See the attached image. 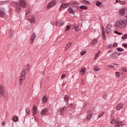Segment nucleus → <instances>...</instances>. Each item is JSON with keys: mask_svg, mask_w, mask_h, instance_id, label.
<instances>
[{"mask_svg": "<svg viewBox=\"0 0 127 127\" xmlns=\"http://www.w3.org/2000/svg\"><path fill=\"white\" fill-rule=\"evenodd\" d=\"M126 25H127V20H119L117 21L115 27L118 28H125Z\"/></svg>", "mask_w": 127, "mask_h": 127, "instance_id": "1", "label": "nucleus"}, {"mask_svg": "<svg viewBox=\"0 0 127 127\" xmlns=\"http://www.w3.org/2000/svg\"><path fill=\"white\" fill-rule=\"evenodd\" d=\"M26 75V70H23L20 74L19 79L18 81L19 85H21L23 84V81L25 80V75Z\"/></svg>", "mask_w": 127, "mask_h": 127, "instance_id": "2", "label": "nucleus"}, {"mask_svg": "<svg viewBox=\"0 0 127 127\" xmlns=\"http://www.w3.org/2000/svg\"><path fill=\"white\" fill-rule=\"evenodd\" d=\"M95 112V109L94 108H90L87 112V120H91L93 117V113Z\"/></svg>", "mask_w": 127, "mask_h": 127, "instance_id": "3", "label": "nucleus"}, {"mask_svg": "<svg viewBox=\"0 0 127 127\" xmlns=\"http://www.w3.org/2000/svg\"><path fill=\"white\" fill-rule=\"evenodd\" d=\"M17 6L19 9H21V7H25L26 6L25 0H20L19 3L17 4Z\"/></svg>", "mask_w": 127, "mask_h": 127, "instance_id": "4", "label": "nucleus"}, {"mask_svg": "<svg viewBox=\"0 0 127 127\" xmlns=\"http://www.w3.org/2000/svg\"><path fill=\"white\" fill-rule=\"evenodd\" d=\"M116 124L115 126V127H120L121 126L123 127V122H119L117 121V120L113 119V120L111 122V125H114V124Z\"/></svg>", "mask_w": 127, "mask_h": 127, "instance_id": "5", "label": "nucleus"}, {"mask_svg": "<svg viewBox=\"0 0 127 127\" xmlns=\"http://www.w3.org/2000/svg\"><path fill=\"white\" fill-rule=\"evenodd\" d=\"M5 95V91H4V87L3 85H0V98H2Z\"/></svg>", "mask_w": 127, "mask_h": 127, "instance_id": "6", "label": "nucleus"}, {"mask_svg": "<svg viewBox=\"0 0 127 127\" xmlns=\"http://www.w3.org/2000/svg\"><path fill=\"white\" fill-rule=\"evenodd\" d=\"M65 111H66V107L61 108L58 110L57 115H64V112H65Z\"/></svg>", "mask_w": 127, "mask_h": 127, "instance_id": "7", "label": "nucleus"}, {"mask_svg": "<svg viewBox=\"0 0 127 127\" xmlns=\"http://www.w3.org/2000/svg\"><path fill=\"white\" fill-rule=\"evenodd\" d=\"M55 4H56V2L54 1H52L47 5V8H51V7L54 6Z\"/></svg>", "mask_w": 127, "mask_h": 127, "instance_id": "8", "label": "nucleus"}, {"mask_svg": "<svg viewBox=\"0 0 127 127\" xmlns=\"http://www.w3.org/2000/svg\"><path fill=\"white\" fill-rule=\"evenodd\" d=\"M35 37H36V34H35V33H32L30 40V43L31 44H32V43H33L34 39H35Z\"/></svg>", "mask_w": 127, "mask_h": 127, "instance_id": "9", "label": "nucleus"}, {"mask_svg": "<svg viewBox=\"0 0 127 127\" xmlns=\"http://www.w3.org/2000/svg\"><path fill=\"white\" fill-rule=\"evenodd\" d=\"M124 108V106H123V104L122 103H119L117 106H116V110L117 111H120V110H122Z\"/></svg>", "mask_w": 127, "mask_h": 127, "instance_id": "10", "label": "nucleus"}, {"mask_svg": "<svg viewBox=\"0 0 127 127\" xmlns=\"http://www.w3.org/2000/svg\"><path fill=\"white\" fill-rule=\"evenodd\" d=\"M119 12L121 15H123V16L126 15V9L125 8H122L120 10Z\"/></svg>", "mask_w": 127, "mask_h": 127, "instance_id": "11", "label": "nucleus"}, {"mask_svg": "<svg viewBox=\"0 0 127 127\" xmlns=\"http://www.w3.org/2000/svg\"><path fill=\"white\" fill-rule=\"evenodd\" d=\"M64 23V21H59L55 22V24L57 25V26H62Z\"/></svg>", "mask_w": 127, "mask_h": 127, "instance_id": "12", "label": "nucleus"}, {"mask_svg": "<svg viewBox=\"0 0 127 127\" xmlns=\"http://www.w3.org/2000/svg\"><path fill=\"white\" fill-rule=\"evenodd\" d=\"M48 112V109L45 108V109L42 110V111L41 113V115L42 116H44L45 115H46V114H47Z\"/></svg>", "mask_w": 127, "mask_h": 127, "instance_id": "13", "label": "nucleus"}, {"mask_svg": "<svg viewBox=\"0 0 127 127\" xmlns=\"http://www.w3.org/2000/svg\"><path fill=\"white\" fill-rule=\"evenodd\" d=\"M47 100H48V97L46 95H44L42 98V102L43 104H46L47 103Z\"/></svg>", "mask_w": 127, "mask_h": 127, "instance_id": "14", "label": "nucleus"}, {"mask_svg": "<svg viewBox=\"0 0 127 127\" xmlns=\"http://www.w3.org/2000/svg\"><path fill=\"white\" fill-rule=\"evenodd\" d=\"M69 5H70V4L68 3H64L61 5V7H63V8H66V7H68Z\"/></svg>", "mask_w": 127, "mask_h": 127, "instance_id": "15", "label": "nucleus"}, {"mask_svg": "<svg viewBox=\"0 0 127 127\" xmlns=\"http://www.w3.org/2000/svg\"><path fill=\"white\" fill-rule=\"evenodd\" d=\"M28 20L31 22V23H35L36 21L34 17H32L31 18H29Z\"/></svg>", "mask_w": 127, "mask_h": 127, "instance_id": "16", "label": "nucleus"}, {"mask_svg": "<svg viewBox=\"0 0 127 127\" xmlns=\"http://www.w3.org/2000/svg\"><path fill=\"white\" fill-rule=\"evenodd\" d=\"M36 112H37V108L36 105L33 106V115H36Z\"/></svg>", "mask_w": 127, "mask_h": 127, "instance_id": "17", "label": "nucleus"}, {"mask_svg": "<svg viewBox=\"0 0 127 127\" xmlns=\"http://www.w3.org/2000/svg\"><path fill=\"white\" fill-rule=\"evenodd\" d=\"M97 42H98V39L95 38L91 41V45H96V44H97Z\"/></svg>", "mask_w": 127, "mask_h": 127, "instance_id": "18", "label": "nucleus"}, {"mask_svg": "<svg viewBox=\"0 0 127 127\" xmlns=\"http://www.w3.org/2000/svg\"><path fill=\"white\" fill-rule=\"evenodd\" d=\"M68 11L69 13H72V14H75V10L71 7L68 8Z\"/></svg>", "mask_w": 127, "mask_h": 127, "instance_id": "19", "label": "nucleus"}, {"mask_svg": "<svg viewBox=\"0 0 127 127\" xmlns=\"http://www.w3.org/2000/svg\"><path fill=\"white\" fill-rule=\"evenodd\" d=\"M102 35L103 36V39L106 40V35H105V28H104V27H102Z\"/></svg>", "mask_w": 127, "mask_h": 127, "instance_id": "20", "label": "nucleus"}, {"mask_svg": "<svg viewBox=\"0 0 127 127\" xmlns=\"http://www.w3.org/2000/svg\"><path fill=\"white\" fill-rule=\"evenodd\" d=\"M111 27L110 26H107V27L106 28V33H110L111 32Z\"/></svg>", "mask_w": 127, "mask_h": 127, "instance_id": "21", "label": "nucleus"}, {"mask_svg": "<svg viewBox=\"0 0 127 127\" xmlns=\"http://www.w3.org/2000/svg\"><path fill=\"white\" fill-rule=\"evenodd\" d=\"M8 33H9V37H12V36H13V32H12V30L11 29H9V32H8Z\"/></svg>", "mask_w": 127, "mask_h": 127, "instance_id": "22", "label": "nucleus"}, {"mask_svg": "<svg viewBox=\"0 0 127 127\" xmlns=\"http://www.w3.org/2000/svg\"><path fill=\"white\" fill-rule=\"evenodd\" d=\"M71 46V43H68L66 46H65V50H68V49H69V48Z\"/></svg>", "mask_w": 127, "mask_h": 127, "instance_id": "23", "label": "nucleus"}, {"mask_svg": "<svg viewBox=\"0 0 127 127\" xmlns=\"http://www.w3.org/2000/svg\"><path fill=\"white\" fill-rule=\"evenodd\" d=\"M12 120L13 121V122H18V117L17 116H14Z\"/></svg>", "mask_w": 127, "mask_h": 127, "instance_id": "24", "label": "nucleus"}, {"mask_svg": "<svg viewBox=\"0 0 127 127\" xmlns=\"http://www.w3.org/2000/svg\"><path fill=\"white\" fill-rule=\"evenodd\" d=\"M80 9H88V7L85 5H81L80 6Z\"/></svg>", "mask_w": 127, "mask_h": 127, "instance_id": "25", "label": "nucleus"}, {"mask_svg": "<svg viewBox=\"0 0 127 127\" xmlns=\"http://www.w3.org/2000/svg\"><path fill=\"white\" fill-rule=\"evenodd\" d=\"M64 101H65L66 103H67V101H69V96H68L67 95H65Z\"/></svg>", "mask_w": 127, "mask_h": 127, "instance_id": "26", "label": "nucleus"}, {"mask_svg": "<svg viewBox=\"0 0 127 127\" xmlns=\"http://www.w3.org/2000/svg\"><path fill=\"white\" fill-rule=\"evenodd\" d=\"M103 115H105L104 112H102L101 114H99V115L98 116V118L100 119V118H102V117H103Z\"/></svg>", "mask_w": 127, "mask_h": 127, "instance_id": "27", "label": "nucleus"}, {"mask_svg": "<svg viewBox=\"0 0 127 127\" xmlns=\"http://www.w3.org/2000/svg\"><path fill=\"white\" fill-rule=\"evenodd\" d=\"M86 70V67H83L81 70H80V73H85L86 72L85 70Z\"/></svg>", "mask_w": 127, "mask_h": 127, "instance_id": "28", "label": "nucleus"}, {"mask_svg": "<svg viewBox=\"0 0 127 127\" xmlns=\"http://www.w3.org/2000/svg\"><path fill=\"white\" fill-rule=\"evenodd\" d=\"M101 4L102 3L101 2V1H97L96 2V5H97V6H100V4Z\"/></svg>", "mask_w": 127, "mask_h": 127, "instance_id": "29", "label": "nucleus"}, {"mask_svg": "<svg viewBox=\"0 0 127 127\" xmlns=\"http://www.w3.org/2000/svg\"><path fill=\"white\" fill-rule=\"evenodd\" d=\"M83 3L85 4H91V2H90L89 1H87L85 0H83Z\"/></svg>", "mask_w": 127, "mask_h": 127, "instance_id": "30", "label": "nucleus"}, {"mask_svg": "<svg viewBox=\"0 0 127 127\" xmlns=\"http://www.w3.org/2000/svg\"><path fill=\"white\" fill-rule=\"evenodd\" d=\"M127 34H124L122 37V39H127Z\"/></svg>", "mask_w": 127, "mask_h": 127, "instance_id": "31", "label": "nucleus"}, {"mask_svg": "<svg viewBox=\"0 0 127 127\" xmlns=\"http://www.w3.org/2000/svg\"><path fill=\"white\" fill-rule=\"evenodd\" d=\"M93 70L94 71H100V70H101V68H100V67H95L94 68Z\"/></svg>", "mask_w": 127, "mask_h": 127, "instance_id": "32", "label": "nucleus"}, {"mask_svg": "<svg viewBox=\"0 0 127 127\" xmlns=\"http://www.w3.org/2000/svg\"><path fill=\"white\" fill-rule=\"evenodd\" d=\"M3 15H4V11H1L0 10V16L2 17Z\"/></svg>", "mask_w": 127, "mask_h": 127, "instance_id": "33", "label": "nucleus"}, {"mask_svg": "<svg viewBox=\"0 0 127 127\" xmlns=\"http://www.w3.org/2000/svg\"><path fill=\"white\" fill-rule=\"evenodd\" d=\"M70 27H71V25H69L67 26L65 28V31H68V30H69Z\"/></svg>", "mask_w": 127, "mask_h": 127, "instance_id": "34", "label": "nucleus"}, {"mask_svg": "<svg viewBox=\"0 0 127 127\" xmlns=\"http://www.w3.org/2000/svg\"><path fill=\"white\" fill-rule=\"evenodd\" d=\"M115 74H116V77H120V76H121V73L119 72H115Z\"/></svg>", "mask_w": 127, "mask_h": 127, "instance_id": "35", "label": "nucleus"}, {"mask_svg": "<svg viewBox=\"0 0 127 127\" xmlns=\"http://www.w3.org/2000/svg\"><path fill=\"white\" fill-rule=\"evenodd\" d=\"M99 54H100V52H98L95 56V57L94 58V60H96V59H97L98 58V57H99Z\"/></svg>", "mask_w": 127, "mask_h": 127, "instance_id": "36", "label": "nucleus"}, {"mask_svg": "<svg viewBox=\"0 0 127 127\" xmlns=\"http://www.w3.org/2000/svg\"><path fill=\"white\" fill-rule=\"evenodd\" d=\"M119 2L120 3V4H122V5H124V4H126V2L125 1H119Z\"/></svg>", "mask_w": 127, "mask_h": 127, "instance_id": "37", "label": "nucleus"}, {"mask_svg": "<svg viewBox=\"0 0 127 127\" xmlns=\"http://www.w3.org/2000/svg\"><path fill=\"white\" fill-rule=\"evenodd\" d=\"M117 50L118 51H120V52H123V51H124V49L121 48H117Z\"/></svg>", "mask_w": 127, "mask_h": 127, "instance_id": "38", "label": "nucleus"}, {"mask_svg": "<svg viewBox=\"0 0 127 127\" xmlns=\"http://www.w3.org/2000/svg\"><path fill=\"white\" fill-rule=\"evenodd\" d=\"M115 33H116V34H118V35H122V33L121 32H119L117 31H114Z\"/></svg>", "mask_w": 127, "mask_h": 127, "instance_id": "39", "label": "nucleus"}, {"mask_svg": "<svg viewBox=\"0 0 127 127\" xmlns=\"http://www.w3.org/2000/svg\"><path fill=\"white\" fill-rule=\"evenodd\" d=\"M73 27H74L75 31H79V30H78V26H76V27H75V25H74Z\"/></svg>", "mask_w": 127, "mask_h": 127, "instance_id": "40", "label": "nucleus"}, {"mask_svg": "<svg viewBox=\"0 0 127 127\" xmlns=\"http://www.w3.org/2000/svg\"><path fill=\"white\" fill-rule=\"evenodd\" d=\"M86 51H82V52H81V56H83V55H85V54H86Z\"/></svg>", "mask_w": 127, "mask_h": 127, "instance_id": "41", "label": "nucleus"}, {"mask_svg": "<svg viewBox=\"0 0 127 127\" xmlns=\"http://www.w3.org/2000/svg\"><path fill=\"white\" fill-rule=\"evenodd\" d=\"M65 77H66V74H63L62 76H61V78L62 80H63V79H64V78H65Z\"/></svg>", "mask_w": 127, "mask_h": 127, "instance_id": "42", "label": "nucleus"}, {"mask_svg": "<svg viewBox=\"0 0 127 127\" xmlns=\"http://www.w3.org/2000/svg\"><path fill=\"white\" fill-rule=\"evenodd\" d=\"M114 53H115V55H118V56H120L121 55V53H120L119 54V52H115Z\"/></svg>", "mask_w": 127, "mask_h": 127, "instance_id": "43", "label": "nucleus"}, {"mask_svg": "<svg viewBox=\"0 0 127 127\" xmlns=\"http://www.w3.org/2000/svg\"><path fill=\"white\" fill-rule=\"evenodd\" d=\"M118 46V43H115L113 45V47H117Z\"/></svg>", "mask_w": 127, "mask_h": 127, "instance_id": "44", "label": "nucleus"}, {"mask_svg": "<svg viewBox=\"0 0 127 127\" xmlns=\"http://www.w3.org/2000/svg\"><path fill=\"white\" fill-rule=\"evenodd\" d=\"M123 71H124V72H127V68H126V67L123 68Z\"/></svg>", "mask_w": 127, "mask_h": 127, "instance_id": "45", "label": "nucleus"}, {"mask_svg": "<svg viewBox=\"0 0 127 127\" xmlns=\"http://www.w3.org/2000/svg\"><path fill=\"white\" fill-rule=\"evenodd\" d=\"M103 98L104 99H106L107 98V94H105L104 96H103Z\"/></svg>", "mask_w": 127, "mask_h": 127, "instance_id": "46", "label": "nucleus"}, {"mask_svg": "<svg viewBox=\"0 0 127 127\" xmlns=\"http://www.w3.org/2000/svg\"><path fill=\"white\" fill-rule=\"evenodd\" d=\"M116 55V54H115V52L113 53L112 54H111V56H115Z\"/></svg>", "mask_w": 127, "mask_h": 127, "instance_id": "47", "label": "nucleus"}, {"mask_svg": "<svg viewBox=\"0 0 127 127\" xmlns=\"http://www.w3.org/2000/svg\"><path fill=\"white\" fill-rule=\"evenodd\" d=\"M30 12L29 11H28L27 12H26L25 13V15H27V14H28V13H29Z\"/></svg>", "mask_w": 127, "mask_h": 127, "instance_id": "48", "label": "nucleus"}, {"mask_svg": "<svg viewBox=\"0 0 127 127\" xmlns=\"http://www.w3.org/2000/svg\"><path fill=\"white\" fill-rule=\"evenodd\" d=\"M72 106H73V104H70L69 105V108H71V109H72Z\"/></svg>", "mask_w": 127, "mask_h": 127, "instance_id": "49", "label": "nucleus"}, {"mask_svg": "<svg viewBox=\"0 0 127 127\" xmlns=\"http://www.w3.org/2000/svg\"><path fill=\"white\" fill-rule=\"evenodd\" d=\"M108 66L110 67V68H114V65H110Z\"/></svg>", "mask_w": 127, "mask_h": 127, "instance_id": "50", "label": "nucleus"}, {"mask_svg": "<svg viewBox=\"0 0 127 127\" xmlns=\"http://www.w3.org/2000/svg\"><path fill=\"white\" fill-rule=\"evenodd\" d=\"M81 83V84H84V79H82Z\"/></svg>", "mask_w": 127, "mask_h": 127, "instance_id": "51", "label": "nucleus"}, {"mask_svg": "<svg viewBox=\"0 0 127 127\" xmlns=\"http://www.w3.org/2000/svg\"><path fill=\"white\" fill-rule=\"evenodd\" d=\"M27 114H29V109L26 110Z\"/></svg>", "mask_w": 127, "mask_h": 127, "instance_id": "52", "label": "nucleus"}, {"mask_svg": "<svg viewBox=\"0 0 127 127\" xmlns=\"http://www.w3.org/2000/svg\"><path fill=\"white\" fill-rule=\"evenodd\" d=\"M2 126H5V123L3 122L2 123Z\"/></svg>", "mask_w": 127, "mask_h": 127, "instance_id": "53", "label": "nucleus"}, {"mask_svg": "<svg viewBox=\"0 0 127 127\" xmlns=\"http://www.w3.org/2000/svg\"><path fill=\"white\" fill-rule=\"evenodd\" d=\"M108 48H112V45H109L108 46Z\"/></svg>", "mask_w": 127, "mask_h": 127, "instance_id": "54", "label": "nucleus"}, {"mask_svg": "<svg viewBox=\"0 0 127 127\" xmlns=\"http://www.w3.org/2000/svg\"><path fill=\"white\" fill-rule=\"evenodd\" d=\"M112 52V51L111 50L108 52V53H111Z\"/></svg>", "mask_w": 127, "mask_h": 127, "instance_id": "55", "label": "nucleus"}, {"mask_svg": "<svg viewBox=\"0 0 127 127\" xmlns=\"http://www.w3.org/2000/svg\"><path fill=\"white\" fill-rule=\"evenodd\" d=\"M62 8H63V7H61H61L60 8V10L61 11V10H62Z\"/></svg>", "mask_w": 127, "mask_h": 127, "instance_id": "56", "label": "nucleus"}, {"mask_svg": "<svg viewBox=\"0 0 127 127\" xmlns=\"http://www.w3.org/2000/svg\"><path fill=\"white\" fill-rule=\"evenodd\" d=\"M0 10L1 11H3V8H1V9H0Z\"/></svg>", "mask_w": 127, "mask_h": 127, "instance_id": "57", "label": "nucleus"}, {"mask_svg": "<svg viewBox=\"0 0 127 127\" xmlns=\"http://www.w3.org/2000/svg\"><path fill=\"white\" fill-rule=\"evenodd\" d=\"M86 106V104H84V106L83 107V109H85V108H86V106Z\"/></svg>", "mask_w": 127, "mask_h": 127, "instance_id": "58", "label": "nucleus"}, {"mask_svg": "<svg viewBox=\"0 0 127 127\" xmlns=\"http://www.w3.org/2000/svg\"><path fill=\"white\" fill-rule=\"evenodd\" d=\"M116 2H119V0H116Z\"/></svg>", "mask_w": 127, "mask_h": 127, "instance_id": "59", "label": "nucleus"}, {"mask_svg": "<svg viewBox=\"0 0 127 127\" xmlns=\"http://www.w3.org/2000/svg\"><path fill=\"white\" fill-rule=\"evenodd\" d=\"M74 25H75V27H76V26H78L77 25H76V24H74Z\"/></svg>", "mask_w": 127, "mask_h": 127, "instance_id": "60", "label": "nucleus"}, {"mask_svg": "<svg viewBox=\"0 0 127 127\" xmlns=\"http://www.w3.org/2000/svg\"><path fill=\"white\" fill-rule=\"evenodd\" d=\"M115 65H118V64H115Z\"/></svg>", "mask_w": 127, "mask_h": 127, "instance_id": "61", "label": "nucleus"}, {"mask_svg": "<svg viewBox=\"0 0 127 127\" xmlns=\"http://www.w3.org/2000/svg\"><path fill=\"white\" fill-rule=\"evenodd\" d=\"M43 74H44V71L43 72Z\"/></svg>", "mask_w": 127, "mask_h": 127, "instance_id": "62", "label": "nucleus"}]
</instances>
